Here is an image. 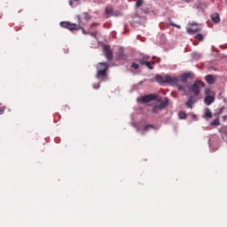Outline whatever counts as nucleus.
Masks as SVG:
<instances>
[{
  "label": "nucleus",
  "instance_id": "1",
  "mask_svg": "<svg viewBox=\"0 0 227 227\" xmlns=\"http://www.w3.org/2000/svg\"><path fill=\"white\" fill-rule=\"evenodd\" d=\"M107 68H109V65L107 63H99L98 65V79L100 77H106V74L107 73Z\"/></svg>",
  "mask_w": 227,
  "mask_h": 227
},
{
  "label": "nucleus",
  "instance_id": "2",
  "mask_svg": "<svg viewBox=\"0 0 227 227\" xmlns=\"http://www.w3.org/2000/svg\"><path fill=\"white\" fill-rule=\"evenodd\" d=\"M205 93L207 96L204 99V102L206 106H210L214 102V100H215V93L212 92L210 89H207Z\"/></svg>",
  "mask_w": 227,
  "mask_h": 227
},
{
  "label": "nucleus",
  "instance_id": "3",
  "mask_svg": "<svg viewBox=\"0 0 227 227\" xmlns=\"http://www.w3.org/2000/svg\"><path fill=\"white\" fill-rule=\"evenodd\" d=\"M62 27H66V29H69L70 31H79L81 29V26L77 24H72L68 21H63L60 23Z\"/></svg>",
  "mask_w": 227,
  "mask_h": 227
},
{
  "label": "nucleus",
  "instance_id": "4",
  "mask_svg": "<svg viewBox=\"0 0 227 227\" xmlns=\"http://www.w3.org/2000/svg\"><path fill=\"white\" fill-rule=\"evenodd\" d=\"M201 88H205V83L201 81L195 82L192 86V91L194 95L198 96L200 95V91H201Z\"/></svg>",
  "mask_w": 227,
  "mask_h": 227
},
{
  "label": "nucleus",
  "instance_id": "5",
  "mask_svg": "<svg viewBox=\"0 0 227 227\" xmlns=\"http://www.w3.org/2000/svg\"><path fill=\"white\" fill-rule=\"evenodd\" d=\"M103 52L109 61L113 59V51L111 50V47L109 45H104L103 46Z\"/></svg>",
  "mask_w": 227,
  "mask_h": 227
},
{
  "label": "nucleus",
  "instance_id": "6",
  "mask_svg": "<svg viewBox=\"0 0 227 227\" xmlns=\"http://www.w3.org/2000/svg\"><path fill=\"white\" fill-rule=\"evenodd\" d=\"M139 100L144 104L152 102V100H157V94H150V95L144 96L140 98Z\"/></svg>",
  "mask_w": 227,
  "mask_h": 227
},
{
  "label": "nucleus",
  "instance_id": "7",
  "mask_svg": "<svg viewBox=\"0 0 227 227\" xmlns=\"http://www.w3.org/2000/svg\"><path fill=\"white\" fill-rule=\"evenodd\" d=\"M178 82V77L165 75V84H176Z\"/></svg>",
  "mask_w": 227,
  "mask_h": 227
},
{
  "label": "nucleus",
  "instance_id": "8",
  "mask_svg": "<svg viewBox=\"0 0 227 227\" xmlns=\"http://www.w3.org/2000/svg\"><path fill=\"white\" fill-rule=\"evenodd\" d=\"M117 58H118V59H125V51L123 50V47H121V46H120L118 48Z\"/></svg>",
  "mask_w": 227,
  "mask_h": 227
},
{
  "label": "nucleus",
  "instance_id": "9",
  "mask_svg": "<svg viewBox=\"0 0 227 227\" xmlns=\"http://www.w3.org/2000/svg\"><path fill=\"white\" fill-rule=\"evenodd\" d=\"M169 104V102L168 101V99H165V101H162L160 106H156L154 108V113H157V109H165V107H168V105Z\"/></svg>",
  "mask_w": 227,
  "mask_h": 227
},
{
  "label": "nucleus",
  "instance_id": "10",
  "mask_svg": "<svg viewBox=\"0 0 227 227\" xmlns=\"http://www.w3.org/2000/svg\"><path fill=\"white\" fill-rule=\"evenodd\" d=\"M166 75L162 76L160 74L156 75L155 81L156 82H159L160 84H166Z\"/></svg>",
  "mask_w": 227,
  "mask_h": 227
},
{
  "label": "nucleus",
  "instance_id": "11",
  "mask_svg": "<svg viewBox=\"0 0 227 227\" xmlns=\"http://www.w3.org/2000/svg\"><path fill=\"white\" fill-rule=\"evenodd\" d=\"M211 19L213 22H215V24H218V22L221 21V18H219V13L211 14Z\"/></svg>",
  "mask_w": 227,
  "mask_h": 227
},
{
  "label": "nucleus",
  "instance_id": "12",
  "mask_svg": "<svg viewBox=\"0 0 227 227\" xmlns=\"http://www.w3.org/2000/svg\"><path fill=\"white\" fill-rule=\"evenodd\" d=\"M206 81L207 84H214V82H215V78H214V76L211 74H207L206 76Z\"/></svg>",
  "mask_w": 227,
  "mask_h": 227
},
{
  "label": "nucleus",
  "instance_id": "13",
  "mask_svg": "<svg viewBox=\"0 0 227 227\" xmlns=\"http://www.w3.org/2000/svg\"><path fill=\"white\" fill-rule=\"evenodd\" d=\"M141 65H145V67H149L150 68V70H153V66L155 65V62H148V61H146V62H143V61H141Z\"/></svg>",
  "mask_w": 227,
  "mask_h": 227
},
{
  "label": "nucleus",
  "instance_id": "14",
  "mask_svg": "<svg viewBox=\"0 0 227 227\" xmlns=\"http://www.w3.org/2000/svg\"><path fill=\"white\" fill-rule=\"evenodd\" d=\"M106 15H113V7L112 6H107L106 8Z\"/></svg>",
  "mask_w": 227,
  "mask_h": 227
},
{
  "label": "nucleus",
  "instance_id": "15",
  "mask_svg": "<svg viewBox=\"0 0 227 227\" xmlns=\"http://www.w3.org/2000/svg\"><path fill=\"white\" fill-rule=\"evenodd\" d=\"M179 118L180 120H185V118H187V114H185V112H180Z\"/></svg>",
  "mask_w": 227,
  "mask_h": 227
},
{
  "label": "nucleus",
  "instance_id": "16",
  "mask_svg": "<svg viewBox=\"0 0 227 227\" xmlns=\"http://www.w3.org/2000/svg\"><path fill=\"white\" fill-rule=\"evenodd\" d=\"M198 31H200V29L187 28V33H189V35H192V33H198Z\"/></svg>",
  "mask_w": 227,
  "mask_h": 227
},
{
  "label": "nucleus",
  "instance_id": "17",
  "mask_svg": "<svg viewBox=\"0 0 227 227\" xmlns=\"http://www.w3.org/2000/svg\"><path fill=\"white\" fill-rule=\"evenodd\" d=\"M191 77V74H186L182 76L183 82H185L186 79H189Z\"/></svg>",
  "mask_w": 227,
  "mask_h": 227
},
{
  "label": "nucleus",
  "instance_id": "18",
  "mask_svg": "<svg viewBox=\"0 0 227 227\" xmlns=\"http://www.w3.org/2000/svg\"><path fill=\"white\" fill-rule=\"evenodd\" d=\"M206 118H212V112L210 110L207 109L205 113Z\"/></svg>",
  "mask_w": 227,
  "mask_h": 227
},
{
  "label": "nucleus",
  "instance_id": "19",
  "mask_svg": "<svg viewBox=\"0 0 227 227\" xmlns=\"http://www.w3.org/2000/svg\"><path fill=\"white\" fill-rule=\"evenodd\" d=\"M195 38L197 39V40H199L200 42H203V35H201V34H197L196 35V36H195Z\"/></svg>",
  "mask_w": 227,
  "mask_h": 227
},
{
  "label": "nucleus",
  "instance_id": "20",
  "mask_svg": "<svg viewBox=\"0 0 227 227\" xmlns=\"http://www.w3.org/2000/svg\"><path fill=\"white\" fill-rule=\"evenodd\" d=\"M131 68H133V70H137L139 68V64L133 62L131 65Z\"/></svg>",
  "mask_w": 227,
  "mask_h": 227
},
{
  "label": "nucleus",
  "instance_id": "21",
  "mask_svg": "<svg viewBox=\"0 0 227 227\" xmlns=\"http://www.w3.org/2000/svg\"><path fill=\"white\" fill-rule=\"evenodd\" d=\"M186 106H187V107H190V109H192V99H189L186 102Z\"/></svg>",
  "mask_w": 227,
  "mask_h": 227
},
{
  "label": "nucleus",
  "instance_id": "22",
  "mask_svg": "<svg viewBox=\"0 0 227 227\" xmlns=\"http://www.w3.org/2000/svg\"><path fill=\"white\" fill-rule=\"evenodd\" d=\"M136 4L137 8H140V6H143V0H137Z\"/></svg>",
  "mask_w": 227,
  "mask_h": 227
},
{
  "label": "nucleus",
  "instance_id": "23",
  "mask_svg": "<svg viewBox=\"0 0 227 227\" xmlns=\"http://www.w3.org/2000/svg\"><path fill=\"white\" fill-rule=\"evenodd\" d=\"M212 125H219V119L214 120Z\"/></svg>",
  "mask_w": 227,
  "mask_h": 227
},
{
  "label": "nucleus",
  "instance_id": "24",
  "mask_svg": "<svg viewBox=\"0 0 227 227\" xmlns=\"http://www.w3.org/2000/svg\"><path fill=\"white\" fill-rule=\"evenodd\" d=\"M4 113V107H1L0 108V114H3Z\"/></svg>",
  "mask_w": 227,
  "mask_h": 227
},
{
  "label": "nucleus",
  "instance_id": "25",
  "mask_svg": "<svg viewBox=\"0 0 227 227\" xmlns=\"http://www.w3.org/2000/svg\"><path fill=\"white\" fill-rule=\"evenodd\" d=\"M178 90H179V91H183L184 87H183V86H181V85H178Z\"/></svg>",
  "mask_w": 227,
  "mask_h": 227
},
{
  "label": "nucleus",
  "instance_id": "26",
  "mask_svg": "<svg viewBox=\"0 0 227 227\" xmlns=\"http://www.w3.org/2000/svg\"><path fill=\"white\" fill-rule=\"evenodd\" d=\"M69 4H70V6H74V0H70Z\"/></svg>",
  "mask_w": 227,
  "mask_h": 227
}]
</instances>
